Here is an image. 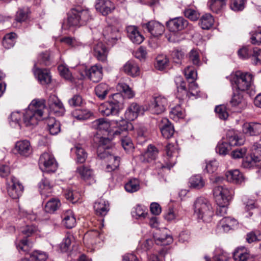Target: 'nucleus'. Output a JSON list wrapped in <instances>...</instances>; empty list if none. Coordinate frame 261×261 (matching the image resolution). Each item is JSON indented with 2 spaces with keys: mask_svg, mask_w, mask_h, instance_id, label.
<instances>
[{
  "mask_svg": "<svg viewBox=\"0 0 261 261\" xmlns=\"http://www.w3.org/2000/svg\"><path fill=\"white\" fill-rule=\"evenodd\" d=\"M54 184L47 178L43 177L38 184L39 192L44 199L49 196L53 190Z\"/></svg>",
  "mask_w": 261,
  "mask_h": 261,
  "instance_id": "aec40b11",
  "label": "nucleus"
},
{
  "mask_svg": "<svg viewBox=\"0 0 261 261\" xmlns=\"http://www.w3.org/2000/svg\"><path fill=\"white\" fill-rule=\"evenodd\" d=\"M253 78V75L250 73L237 71L232 76L230 81L232 84H235L240 91H245L251 86Z\"/></svg>",
  "mask_w": 261,
  "mask_h": 261,
  "instance_id": "6e6552de",
  "label": "nucleus"
},
{
  "mask_svg": "<svg viewBox=\"0 0 261 261\" xmlns=\"http://www.w3.org/2000/svg\"><path fill=\"white\" fill-rule=\"evenodd\" d=\"M159 150L154 145L150 144L146 150L142 154L140 159L143 162L149 163L155 160L158 157Z\"/></svg>",
  "mask_w": 261,
  "mask_h": 261,
  "instance_id": "b1692460",
  "label": "nucleus"
},
{
  "mask_svg": "<svg viewBox=\"0 0 261 261\" xmlns=\"http://www.w3.org/2000/svg\"><path fill=\"white\" fill-rule=\"evenodd\" d=\"M226 177L228 181L237 184H241L245 181V177L239 170H232L227 171Z\"/></svg>",
  "mask_w": 261,
  "mask_h": 261,
  "instance_id": "7c9ffc66",
  "label": "nucleus"
},
{
  "mask_svg": "<svg viewBox=\"0 0 261 261\" xmlns=\"http://www.w3.org/2000/svg\"><path fill=\"white\" fill-rule=\"evenodd\" d=\"M124 98L120 93L114 94L112 98L99 106V111L105 116L117 115L124 107Z\"/></svg>",
  "mask_w": 261,
  "mask_h": 261,
  "instance_id": "7ed1b4c3",
  "label": "nucleus"
},
{
  "mask_svg": "<svg viewBox=\"0 0 261 261\" xmlns=\"http://www.w3.org/2000/svg\"><path fill=\"white\" fill-rule=\"evenodd\" d=\"M48 106L50 110L57 116H62L65 112L63 103L55 95L49 97Z\"/></svg>",
  "mask_w": 261,
  "mask_h": 261,
  "instance_id": "6ab92c4d",
  "label": "nucleus"
},
{
  "mask_svg": "<svg viewBox=\"0 0 261 261\" xmlns=\"http://www.w3.org/2000/svg\"><path fill=\"white\" fill-rule=\"evenodd\" d=\"M40 169L46 172H55L58 168V164L54 156L48 152L41 154L39 160Z\"/></svg>",
  "mask_w": 261,
  "mask_h": 261,
  "instance_id": "9b49d317",
  "label": "nucleus"
},
{
  "mask_svg": "<svg viewBox=\"0 0 261 261\" xmlns=\"http://www.w3.org/2000/svg\"><path fill=\"white\" fill-rule=\"evenodd\" d=\"M237 224V221L234 218L224 217L219 221L218 226L222 228L224 231H228Z\"/></svg>",
  "mask_w": 261,
  "mask_h": 261,
  "instance_id": "e433bc0d",
  "label": "nucleus"
},
{
  "mask_svg": "<svg viewBox=\"0 0 261 261\" xmlns=\"http://www.w3.org/2000/svg\"><path fill=\"white\" fill-rule=\"evenodd\" d=\"M189 61L196 66H200L201 62L200 58V54L198 49L193 48L191 50L188 55Z\"/></svg>",
  "mask_w": 261,
  "mask_h": 261,
  "instance_id": "09e8293b",
  "label": "nucleus"
},
{
  "mask_svg": "<svg viewBox=\"0 0 261 261\" xmlns=\"http://www.w3.org/2000/svg\"><path fill=\"white\" fill-rule=\"evenodd\" d=\"M123 71L132 76L139 75L140 70L137 64L133 60L128 61L123 66Z\"/></svg>",
  "mask_w": 261,
  "mask_h": 261,
  "instance_id": "473e14b6",
  "label": "nucleus"
},
{
  "mask_svg": "<svg viewBox=\"0 0 261 261\" xmlns=\"http://www.w3.org/2000/svg\"><path fill=\"white\" fill-rule=\"evenodd\" d=\"M233 193L232 189L224 185L217 186L213 190L214 195L216 197L217 204H229Z\"/></svg>",
  "mask_w": 261,
  "mask_h": 261,
  "instance_id": "1a4fd4ad",
  "label": "nucleus"
},
{
  "mask_svg": "<svg viewBox=\"0 0 261 261\" xmlns=\"http://www.w3.org/2000/svg\"><path fill=\"white\" fill-rule=\"evenodd\" d=\"M166 24L169 30L173 33L168 37L169 41L176 42H179L180 39L175 38V33L183 30L188 25V22L182 17H177L170 20Z\"/></svg>",
  "mask_w": 261,
  "mask_h": 261,
  "instance_id": "9d476101",
  "label": "nucleus"
},
{
  "mask_svg": "<svg viewBox=\"0 0 261 261\" xmlns=\"http://www.w3.org/2000/svg\"><path fill=\"white\" fill-rule=\"evenodd\" d=\"M207 5L212 12L219 13L226 6V0H210Z\"/></svg>",
  "mask_w": 261,
  "mask_h": 261,
  "instance_id": "37998d69",
  "label": "nucleus"
},
{
  "mask_svg": "<svg viewBox=\"0 0 261 261\" xmlns=\"http://www.w3.org/2000/svg\"><path fill=\"white\" fill-rule=\"evenodd\" d=\"M128 130H126L125 133L121 134L123 137L121 139L122 146L124 150L126 151H129L134 148V145L130 138L125 136ZM120 135H121V134Z\"/></svg>",
  "mask_w": 261,
  "mask_h": 261,
  "instance_id": "680f3d73",
  "label": "nucleus"
},
{
  "mask_svg": "<svg viewBox=\"0 0 261 261\" xmlns=\"http://www.w3.org/2000/svg\"><path fill=\"white\" fill-rule=\"evenodd\" d=\"M184 74L189 83L195 82L197 77V72L193 67L187 66L184 70Z\"/></svg>",
  "mask_w": 261,
  "mask_h": 261,
  "instance_id": "bf43d9fd",
  "label": "nucleus"
},
{
  "mask_svg": "<svg viewBox=\"0 0 261 261\" xmlns=\"http://www.w3.org/2000/svg\"><path fill=\"white\" fill-rule=\"evenodd\" d=\"M233 257L235 261H252L250 254L245 250L244 247L236 249Z\"/></svg>",
  "mask_w": 261,
  "mask_h": 261,
  "instance_id": "a19ab883",
  "label": "nucleus"
},
{
  "mask_svg": "<svg viewBox=\"0 0 261 261\" xmlns=\"http://www.w3.org/2000/svg\"><path fill=\"white\" fill-rule=\"evenodd\" d=\"M194 215L204 222L211 221L214 215L212 206L208 200L202 197L196 199L193 205Z\"/></svg>",
  "mask_w": 261,
  "mask_h": 261,
  "instance_id": "39448f33",
  "label": "nucleus"
},
{
  "mask_svg": "<svg viewBox=\"0 0 261 261\" xmlns=\"http://www.w3.org/2000/svg\"><path fill=\"white\" fill-rule=\"evenodd\" d=\"M250 34V40L252 44L259 45L261 43V31H252Z\"/></svg>",
  "mask_w": 261,
  "mask_h": 261,
  "instance_id": "774afa93",
  "label": "nucleus"
},
{
  "mask_svg": "<svg viewBox=\"0 0 261 261\" xmlns=\"http://www.w3.org/2000/svg\"><path fill=\"white\" fill-rule=\"evenodd\" d=\"M140 113H142L141 107L136 103H132L127 109L125 117L128 121H133L136 119Z\"/></svg>",
  "mask_w": 261,
  "mask_h": 261,
  "instance_id": "bb28decb",
  "label": "nucleus"
},
{
  "mask_svg": "<svg viewBox=\"0 0 261 261\" xmlns=\"http://www.w3.org/2000/svg\"><path fill=\"white\" fill-rule=\"evenodd\" d=\"M93 50V56L98 61L104 63L107 62L109 50L102 42H99L95 44Z\"/></svg>",
  "mask_w": 261,
  "mask_h": 261,
  "instance_id": "f3484780",
  "label": "nucleus"
},
{
  "mask_svg": "<svg viewBox=\"0 0 261 261\" xmlns=\"http://www.w3.org/2000/svg\"><path fill=\"white\" fill-rule=\"evenodd\" d=\"M251 57H252V62L255 65L261 64V49L257 47H252L251 49Z\"/></svg>",
  "mask_w": 261,
  "mask_h": 261,
  "instance_id": "e2e57ef3",
  "label": "nucleus"
},
{
  "mask_svg": "<svg viewBox=\"0 0 261 261\" xmlns=\"http://www.w3.org/2000/svg\"><path fill=\"white\" fill-rule=\"evenodd\" d=\"M125 189L129 193H134L140 189V182L137 178L130 179L125 185Z\"/></svg>",
  "mask_w": 261,
  "mask_h": 261,
  "instance_id": "5fc2aeb1",
  "label": "nucleus"
},
{
  "mask_svg": "<svg viewBox=\"0 0 261 261\" xmlns=\"http://www.w3.org/2000/svg\"><path fill=\"white\" fill-rule=\"evenodd\" d=\"M45 109L44 99H34L23 114V123L26 126L37 124L38 121L43 119V114Z\"/></svg>",
  "mask_w": 261,
  "mask_h": 261,
  "instance_id": "f257e3e1",
  "label": "nucleus"
},
{
  "mask_svg": "<svg viewBox=\"0 0 261 261\" xmlns=\"http://www.w3.org/2000/svg\"><path fill=\"white\" fill-rule=\"evenodd\" d=\"M62 222L63 225L68 229L74 227L76 225V219L73 212L68 210L62 215Z\"/></svg>",
  "mask_w": 261,
  "mask_h": 261,
  "instance_id": "72a5a7b5",
  "label": "nucleus"
},
{
  "mask_svg": "<svg viewBox=\"0 0 261 261\" xmlns=\"http://www.w3.org/2000/svg\"><path fill=\"white\" fill-rule=\"evenodd\" d=\"M110 88L106 83H101L97 85L95 88L96 95L101 100L105 99L107 95L110 91Z\"/></svg>",
  "mask_w": 261,
  "mask_h": 261,
  "instance_id": "79ce46f5",
  "label": "nucleus"
},
{
  "mask_svg": "<svg viewBox=\"0 0 261 261\" xmlns=\"http://www.w3.org/2000/svg\"><path fill=\"white\" fill-rule=\"evenodd\" d=\"M143 28L146 29L150 34L154 37H158L162 35L165 30L164 26L159 22L156 21H150L143 25Z\"/></svg>",
  "mask_w": 261,
  "mask_h": 261,
  "instance_id": "a211bd4d",
  "label": "nucleus"
},
{
  "mask_svg": "<svg viewBox=\"0 0 261 261\" xmlns=\"http://www.w3.org/2000/svg\"><path fill=\"white\" fill-rule=\"evenodd\" d=\"M17 38V35L15 33H10L6 34L3 40L2 44L6 48H10L12 47L15 42Z\"/></svg>",
  "mask_w": 261,
  "mask_h": 261,
  "instance_id": "de8ad7c7",
  "label": "nucleus"
},
{
  "mask_svg": "<svg viewBox=\"0 0 261 261\" xmlns=\"http://www.w3.org/2000/svg\"><path fill=\"white\" fill-rule=\"evenodd\" d=\"M246 0H230V8L235 12L242 11L245 6Z\"/></svg>",
  "mask_w": 261,
  "mask_h": 261,
  "instance_id": "13d9d810",
  "label": "nucleus"
},
{
  "mask_svg": "<svg viewBox=\"0 0 261 261\" xmlns=\"http://www.w3.org/2000/svg\"><path fill=\"white\" fill-rule=\"evenodd\" d=\"M93 207L96 214L101 217L106 216L110 210L109 203L102 198L95 201Z\"/></svg>",
  "mask_w": 261,
  "mask_h": 261,
  "instance_id": "cd10ccee",
  "label": "nucleus"
},
{
  "mask_svg": "<svg viewBox=\"0 0 261 261\" xmlns=\"http://www.w3.org/2000/svg\"><path fill=\"white\" fill-rule=\"evenodd\" d=\"M103 35L109 42H113L119 37V33L117 29L112 26H108L103 31Z\"/></svg>",
  "mask_w": 261,
  "mask_h": 261,
  "instance_id": "f704fd0d",
  "label": "nucleus"
},
{
  "mask_svg": "<svg viewBox=\"0 0 261 261\" xmlns=\"http://www.w3.org/2000/svg\"><path fill=\"white\" fill-rule=\"evenodd\" d=\"M215 112L217 116L222 120H226L228 117V113L224 105H220L216 107Z\"/></svg>",
  "mask_w": 261,
  "mask_h": 261,
  "instance_id": "0e129e2a",
  "label": "nucleus"
},
{
  "mask_svg": "<svg viewBox=\"0 0 261 261\" xmlns=\"http://www.w3.org/2000/svg\"><path fill=\"white\" fill-rule=\"evenodd\" d=\"M167 105V99L159 96L153 97L148 104L149 111L154 114H160L164 112Z\"/></svg>",
  "mask_w": 261,
  "mask_h": 261,
  "instance_id": "ddd939ff",
  "label": "nucleus"
},
{
  "mask_svg": "<svg viewBox=\"0 0 261 261\" xmlns=\"http://www.w3.org/2000/svg\"><path fill=\"white\" fill-rule=\"evenodd\" d=\"M13 150L16 154L28 157L33 151L30 142L28 140H21L15 143Z\"/></svg>",
  "mask_w": 261,
  "mask_h": 261,
  "instance_id": "2eb2a0df",
  "label": "nucleus"
},
{
  "mask_svg": "<svg viewBox=\"0 0 261 261\" xmlns=\"http://www.w3.org/2000/svg\"><path fill=\"white\" fill-rule=\"evenodd\" d=\"M159 127L165 138L169 139L173 136L174 132V127L167 118H162L159 122Z\"/></svg>",
  "mask_w": 261,
  "mask_h": 261,
  "instance_id": "4be33fe9",
  "label": "nucleus"
},
{
  "mask_svg": "<svg viewBox=\"0 0 261 261\" xmlns=\"http://www.w3.org/2000/svg\"><path fill=\"white\" fill-rule=\"evenodd\" d=\"M111 126L115 127V129L113 130L114 136L125 133L126 130L133 128L132 124L124 119L119 121H113L110 124L106 119L100 118L92 123V127L99 131L107 132Z\"/></svg>",
  "mask_w": 261,
  "mask_h": 261,
  "instance_id": "f03ea898",
  "label": "nucleus"
},
{
  "mask_svg": "<svg viewBox=\"0 0 261 261\" xmlns=\"http://www.w3.org/2000/svg\"><path fill=\"white\" fill-rule=\"evenodd\" d=\"M175 82L177 88V97L179 99H183L186 97L198 96L199 90L195 82L189 83L188 91L186 89V83L181 76L176 77Z\"/></svg>",
  "mask_w": 261,
  "mask_h": 261,
  "instance_id": "0eeeda50",
  "label": "nucleus"
},
{
  "mask_svg": "<svg viewBox=\"0 0 261 261\" xmlns=\"http://www.w3.org/2000/svg\"><path fill=\"white\" fill-rule=\"evenodd\" d=\"M153 238L155 243L160 245H168L173 241L172 236L167 234L166 229L163 231H158L154 234Z\"/></svg>",
  "mask_w": 261,
  "mask_h": 261,
  "instance_id": "393cba45",
  "label": "nucleus"
},
{
  "mask_svg": "<svg viewBox=\"0 0 261 261\" xmlns=\"http://www.w3.org/2000/svg\"><path fill=\"white\" fill-rule=\"evenodd\" d=\"M117 89L119 91L122 92L124 94V96L127 98H132L135 95L134 92L129 86L125 83H119L117 86Z\"/></svg>",
  "mask_w": 261,
  "mask_h": 261,
  "instance_id": "603ef678",
  "label": "nucleus"
},
{
  "mask_svg": "<svg viewBox=\"0 0 261 261\" xmlns=\"http://www.w3.org/2000/svg\"><path fill=\"white\" fill-rule=\"evenodd\" d=\"M72 150L76 155L75 161L77 163L83 164L85 162L88 154L81 144L76 145Z\"/></svg>",
  "mask_w": 261,
  "mask_h": 261,
  "instance_id": "c9c22d12",
  "label": "nucleus"
},
{
  "mask_svg": "<svg viewBox=\"0 0 261 261\" xmlns=\"http://www.w3.org/2000/svg\"><path fill=\"white\" fill-rule=\"evenodd\" d=\"M35 68L34 73L41 84L47 85L50 83L51 75L48 70L37 67Z\"/></svg>",
  "mask_w": 261,
  "mask_h": 261,
  "instance_id": "c756f323",
  "label": "nucleus"
},
{
  "mask_svg": "<svg viewBox=\"0 0 261 261\" xmlns=\"http://www.w3.org/2000/svg\"><path fill=\"white\" fill-rule=\"evenodd\" d=\"M91 113L85 109H76L72 112V115L78 120H86L91 116Z\"/></svg>",
  "mask_w": 261,
  "mask_h": 261,
  "instance_id": "6e6d98bb",
  "label": "nucleus"
},
{
  "mask_svg": "<svg viewBox=\"0 0 261 261\" xmlns=\"http://www.w3.org/2000/svg\"><path fill=\"white\" fill-rule=\"evenodd\" d=\"M91 19L92 16L88 9L76 6L70 10L67 22L69 27H80L86 24Z\"/></svg>",
  "mask_w": 261,
  "mask_h": 261,
  "instance_id": "20e7f679",
  "label": "nucleus"
},
{
  "mask_svg": "<svg viewBox=\"0 0 261 261\" xmlns=\"http://www.w3.org/2000/svg\"><path fill=\"white\" fill-rule=\"evenodd\" d=\"M117 89L119 91L122 92L124 94V96L127 98H132L135 95L134 92L129 86L125 83H119L117 86Z\"/></svg>",
  "mask_w": 261,
  "mask_h": 261,
  "instance_id": "3c124183",
  "label": "nucleus"
},
{
  "mask_svg": "<svg viewBox=\"0 0 261 261\" xmlns=\"http://www.w3.org/2000/svg\"><path fill=\"white\" fill-rule=\"evenodd\" d=\"M164 218L168 221L177 219L179 218L178 211L176 208L169 207L164 214Z\"/></svg>",
  "mask_w": 261,
  "mask_h": 261,
  "instance_id": "052dcab7",
  "label": "nucleus"
},
{
  "mask_svg": "<svg viewBox=\"0 0 261 261\" xmlns=\"http://www.w3.org/2000/svg\"><path fill=\"white\" fill-rule=\"evenodd\" d=\"M117 89L119 91L122 92L124 94V96L127 98H132L135 95L134 92L129 86L125 83H119L117 86Z\"/></svg>",
  "mask_w": 261,
  "mask_h": 261,
  "instance_id": "864d4df0",
  "label": "nucleus"
},
{
  "mask_svg": "<svg viewBox=\"0 0 261 261\" xmlns=\"http://www.w3.org/2000/svg\"><path fill=\"white\" fill-rule=\"evenodd\" d=\"M95 7L103 16L112 13L115 8L114 4L110 0H96Z\"/></svg>",
  "mask_w": 261,
  "mask_h": 261,
  "instance_id": "dca6fc26",
  "label": "nucleus"
},
{
  "mask_svg": "<svg viewBox=\"0 0 261 261\" xmlns=\"http://www.w3.org/2000/svg\"><path fill=\"white\" fill-rule=\"evenodd\" d=\"M189 184L190 187L199 190L204 187L205 180L201 175L196 174L191 177Z\"/></svg>",
  "mask_w": 261,
  "mask_h": 261,
  "instance_id": "58836bf2",
  "label": "nucleus"
},
{
  "mask_svg": "<svg viewBox=\"0 0 261 261\" xmlns=\"http://www.w3.org/2000/svg\"><path fill=\"white\" fill-rule=\"evenodd\" d=\"M126 30L127 37L134 43L139 44L144 40V37L139 32L136 27L128 26Z\"/></svg>",
  "mask_w": 261,
  "mask_h": 261,
  "instance_id": "a878e982",
  "label": "nucleus"
},
{
  "mask_svg": "<svg viewBox=\"0 0 261 261\" xmlns=\"http://www.w3.org/2000/svg\"><path fill=\"white\" fill-rule=\"evenodd\" d=\"M61 206V202L58 199L51 198L48 200L44 206V210L48 213H53Z\"/></svg>",
  "mask_w": 261,
  "mask_h": 261,
  "instance_id": "49530a36",
  "label": "nucleus"
},
{
  "mask_svg": "<svg viewBox=\"0 0 261 261\" xmlns=\"http://www.w3.org/2000/svg\"><path fill=\"white\" fill-rule=\"evenodd\" d=\"M21 117L22 115L18 112H14L12 113L9 121L10 125L14 128H20V120Z\"/></svg>",
  "mask_w": 261,
  "mask_h": 261,
  "instance_id": "4d7b16f0",
  "label": "nucleus"
},
{
  "mask_svg": "<svg viewBox=\"0 0 261 261\" xmlns=\"http://www.w3.org/2000/svg\"><path fill=\"white\" fill-rule=\"evenodd\" d=\"M214 19L211 14L206 13L200 18L199 24L203 30L210 29L214 24Z\"/></svg>",
  "mask_w": 261,
  "mask_h": 261,
  "instance_id": "c03bdc74",
  "label": "nucleus"
},
{
  "mask_svg": "<svg viewBox=\"0 0 261 261\" xmlns=\"http://www.w3.org/2000/svg\"><path fill=\"white\" fill-rule=\"evenodd\" d=\"M252 47L249 46H244L240 49L238 54L240 58L246 59L251 57V49Z\"/></svg>",
  "mask_w": 261,
  "mask_h": 261,
  "instance_id": "338daca9",
  "label": "nucleus"
},
{
  "mask_svg": "<svg viewBox=\"0 0 261 261\" xmlns=\"http://www.w3.org/2000/svg\"><path fill=\"white\" fill-rule=\"evenodd\" d=\"M75 174L78 177L89 184L95 182L94 171L89 166L82 165L77 166Z\"/></svg>",
  "mask_w": 261,
  "mask_h": 261,
  "instance_id": "4468645a",
  "label": "nucleus"
},
{
  "mask_svg": "<svg viewBox=\"0 0 261 261\" xmlns=\"http://www.w3.org/2000/svg\"><path fill=\"white\" fill-rule=\"evenodd\" d=\"M47 129L50 134L53 135L58 134L61 130L60 123L53 117H49L46 120Z\"/></svg>",
  "mask_w": 261,
  "mask_h": 261,
  "instance_id": "4c0bfd02",
  "label": "nucleus"
},
{
  "mask_svg": "<svg viewBox=\"0 0 261 261\" xmlns=\"http://www.w3.org/2000/svg\"><path fill=\"white\" fill-rule=\"evenodd\" d=\"M111 141L109 138L101 137L100 144L98 147L97 155L100 159H106L108 162L106 169L108 172H111L117 169L119 166L120 160L117 156L109 153L108 150H105L100 152L102 149H108Z\"/></svg>",
  "mask_w": 261,
  "mask_h": 261,
  "instance_id": "423d86ee",
  "label": "nucleus"
},
{
  "mask_svg": "<svg viewBox=\"0 0 261 261\" xmlns=\"http://www.w3.org/2000/svg\"><path fill=\"white\" fill-rule=\"evenodd\" d=\"M166 150L167 155V162L165 165L162 166V168L170 170L176 163V158L177 157L176 154V150L173 145L168 144L166 146Z\"/></svg>",
  "mask_w": 261,
  "mask_h": 261,
  "instance_id": "412c9836",
  "label": "nucleus"
},
{
  "mask_svg": "<svg viewBox=\"0 0 261 261\" xmlns=\"http://www.w3.org/2000/svg\"><path fill=\"white\" fill-rule=\"evenodd\" d=\"M7 192L12 199H18L22 194L23 187L17 178L11 176L7 181Z\"/></svg>",
  "mask_w": 261,
  "mask_h": 261,
  "instance_id": "f8f14e48",
  "label": "nucleus"
},
{
  "mask_svg": "<svg viewBox=\"0 0 261 261\" xmlns=\"http://www.w3.org/2000/svg\"><path fill=\"white\" fill-rule=\"evenodd\" d=\"M170 116L173 119L182 118L185 116V111L179 105H177L171 109Z\"/></svg>",
  "mask_w": 261,
  "mask_h": 261,
  "instance_id": "69168bd1",
  "label": "nucleus"
},
{
  "mask_svg": "<svg viewBox=\"0 0 261 261\" xmlns=\"http://www.w3.org/2000/svg\"><path fill=\"white\" fill-rule=\"evenodd\" d=\"M169 63V59L166 55H159L156 58L155 67L158 70H163L168 66Z\"/></svg>",
  "mask_w": 261,
  "mask_h": 261,
  "instance_id": "8fccbe9b",
  "label": "nucleus"
},
{
  "mask_svg": "<svg viewBox=\"0 0 261 261\" xmlns=\"http://www.w3.org/2000/svg\"><path fill=\"white\" fill-rule=\"evenodd\" d=\"M243 132L248 136H257L261 133V123H246L243 126Z\"/></svg>",
  "mask_w": 261,
  "mask_h": 261,
  "instance_id": "c85d7f7f",
  "label": "nucleus"
},
{
  "mask_svg": "<svg viewBox=\"0 0 261 261\" xmlns=\"http://www.w3.org/2000/svg\"><path fill=\"white\" fill-rule=\"evenodd\" d=\"M229 146L241 145L243 144L244 140L233 130H229L226 134V141Z\"/></svg>",
  "mask_w": 261,
  "mask_h": 261,
  "instance_id": "2f4dec72",
  "label": "nucleus"
},
{
  "mask_svg": "<svg viewBox=\"0 0 261 261\" xmlns=\"http://www.w3.org/2000/svg\"><path fill=\"white\" fill-rule=\"evenodd\" d=\"M51 63V54L49 51L41 53L38 58V62L34 64V67H37L38 64L43 66H48Z\"/></svg>",
  "mask_w": 261,
  "mask_h": 261,
  "instance_id": "a18cd8bd",
  "label": "nucleus"
},
{
  "mask_svg": "<svg viewBox=\"0 0 261 261\" xmlns=\"http://www.w3.org/2000/svg\"><path fill=\"white\" fill-rule=\"evenodd\" d=\"M261 165V156H255L250 154L249 158L243 161L242 165L245 168L258 167Z\"/></svg>",
  "mask_w": 261,
  "mask_h": 261,
  "instance_id": "ea45409f",
  "label": "nucleus"
},
{
  "mask_svg": "<svg viewBox=\"0 0 261 261\" xmlns=\"http://www.w3.org/2000/svg\"><path fill=\"white\" fill-rule=\"evenodd\" d=\"M86 74L93 82H98L102 78V67L96 64L86 71Z\"/></svg>",
  "mask_w": 261,
  "mask_h": 261,
  "instance_id": "5701e85b",
  "label": "nucleus"
}]
</instances>
